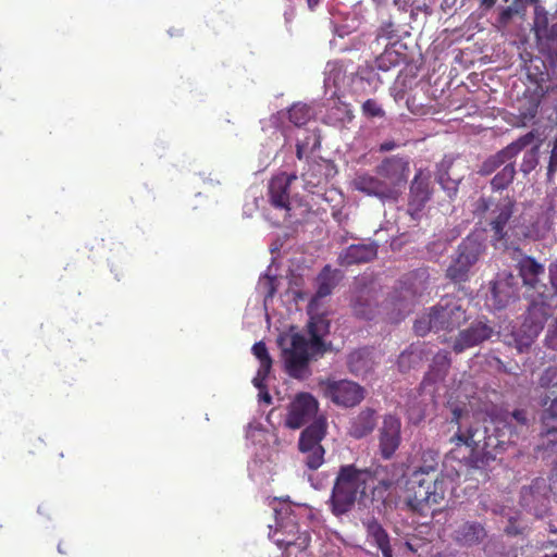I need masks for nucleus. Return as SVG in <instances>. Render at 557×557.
Returning a JSON list of instances; mask_svg holds the SVG:
<instances>
[{
    "instance_id": "1",
    "label": "nucleus",
    "mask_w": 557,
    "mask_h": 557,
    "mask_svg": "<svg viewBox=\"0 0 557 557\" xmlns=\"http://www.w3.org/2000/svg\"><path fill=\"white\" fill-rule=\"evenodd\" d=\"M469 419L470 412L466 406H451L448 431L456 430L448 440L453 445L449 456L473 469L485 467L515 445L529 431L531 423L529 412L523 408L512 411L495 409L483 428L469 423Z\"/></svg>"
},
{
    "instance_id": "62",
    "label": "nucleus",
    "mask_w": 557,
    "mask_h": 557,
    "mask_svg": "<svg viewBox=\"0 0 557 557\" xmlns=\"http://www.w3.org/2000/svg\"><path fill=\"white\" fill-rule=\"evenodd\" d=\"M542 557H557V553L556 554H545Z\"/></svg>"
},
{
    "instance_id": "31",
    "label": "nucleus",
    "mask_w": 557,
    "mask_h": 557,
    "mask_svg": "<svg viewBox=\"0 0 557 557\" xmlns=\"http://www.w3.org/2000/svg\"><path fill=\"white\" fill-rule=\"evenodd\" d=\"M341 278L342 274L338 270H332L329 264L325 265L317 277L318 288L312 298L315 299V304H318L321 298L331 295Z\"/></svg>"
},
{
    "instance_id": "52",
    "label": "nucleus",
    "mask_w": 557,
    "mask_h": 557,
    "mask_svg": "<svg viewBox=\"0 0 557 557\" xmlns=\"http://www.w3.org/2000/svg\"><path fill=\"white\" fill-rule=\"evenodd\" d=\"M393 304L398 308L399 314L403 317L410 311V304L405 299H399V301H395L393 297Z\"/></svg>"
},
{
    "instance_id": "47",
    "label": "nucleus",
    "mask_w": 557,
    "mask_h": 557,
    "mask_svg": "<svg viewBox=\"0 0 557 557\" xmlns=\"http://www.w3.org/2000/svg\"><path fill=\"white\" fill-rule=\"evenodd\" d=\"M557 173V137L554 139L547 165V180L553 181Z\"/></svg>"
},
{
    "instance_id": "46",
    "label": "nucleus",
    "mask_w": 557,
    "mask_h": 557,
    "mask_svg": "<svg viewBox=\"0 0 557 557\" xmlns=\"http://www.w3.org/2000/svg\"><path fill=\"white\" fill-rule=\"evenodd\" d=\"M524 529L525 525L521 522L519 515H516L508 518V522L504 528V531L507 535L516 536L522 534Z\"/></svg>"
},
{
    "instance_id": "35",
    "label": "nucleus",
    "mask_w": 557,
    "mask_h": 557,
    "mask_svg": "<svg viewBox=\"0 0 557 557\" xmlns=\"http://www.w3.org/2000/svg\"><path fill=\"white\" fill-rule=\"evenodd\" d=\"M252 354L260 362L259 376L261 380H267L272 368V358L269 355L265 344L263 342H257L252 346Z\"/></svg>"
},
{
    "instance_id": "19",
    "label": "nucleus",
    "mask_w": 557,
    "mask_h": 557,
    "mask_svg": "<svg viewBox=\"0 0 557 557\" xmlns=\"http://www.w3.org/2000/svg\"><path fill=\"white\" fill-rule=\"evenodd\" d=\"M519 280L512 274L498 276L491 287L487 301L495 310H502L519 298Z\"/></svg>"
},
{
    "instance_id": "16",
    "label": "nucleus",
    "mask_w": 557,
    "mask_h": 557,
    "mask_svg": "<svg viewBox=\"0 0 557 557\" xmlns=\"http://www.w3.org/2000/svg\"><path fill=\"white\" fill-rule=\"evenodd\" d=\"M319 401L310 393H298L288 407L286 425L290 429H299L313 418H318Z\"/></svg>"
},
{
    "instance_id": "23",
    "label": "nucleus",
    "mask_w": 557,
    "mask_h": 557,
    "mask_svg": "<svg viewBox=\"0 0 557 557\" xmlns=\"http://www.w3.org/2000/svg\"><path fill=\"white\" fill-rule=\"evenodd\" d=\"M295 175L281 173L274 176L269 184V201L276 209L290 210V184Z\"/></svg>"
},
{
    "instance_id": "34",
    "label": "nucleus",
    "mask_w": 557,
    "mask_h": 557,
    "mask_svg": "<svg viewBox=\"0 0 557 557\" xmlns=\"http://www.w3.org/2000/svg\"><path fill=\"white\" fill-rule=\"evenodd\" d=\"M516 166L515 162L507 163L491 180V188L493 191L506 189L515 180Z\"/></svg>"
},
{
    "instance_id": "15",
    "label": "nucleus",
    "mask_w": 557,
    "mask_h": 557,
    "mask_svg": "<svg viewBox=\"0 0 557 557\" xmlns=\"http://www.w3.org/2000/svg\"><path fill=\"white\" fill-rule=\"evenodd\" d=\"M535 139V133L533 131L519 137L517 140L510 143L508 146L488 157L480 166L479 174L487 176L494 173L500 166H505L507 163L515 162V158L524 148L530 146Z\"/></svg>"
},
{
    "instance_id": "59",
    "label": "nucleus",
    "mask_w": 557,
    "mask_h": 557,
    "mask_svg": "<svg viewBox=\"0 0 557 557\" xmlns=\"http://www.w3.org/2000/svg\"><path fill=\"white\" fill-rule=\"evenodd\" d=\"M58 550H59V553H61V554H65V553H66V550L64 549L63 543H59V545H58Z\"/></svg>"
},
{
    "instance_id": "42",
    "label": "nucleus",
    "mask_w": 557,
    "mask_h": 557,
    "mask_svg": "<svg viewBox=\"0 0 557 557\" xmlns=\"http://www.w3.org/2000/svg\"><path fill=\"white\" fill-rule=\"evenodd\" d=\"M533 27L535 30V35L539 38H543L544 35H547L549 28L548 14L544 9L535 8Z\"/></svg>"
},
{
    "instance_id": "18",
    "label": "nucleus",
    "mask_w": 557,
    "mask_h": 557,
    "mask_svg": "<svg viewBox=\"0 0 557 557\" xmlns=\"http://www.w3.org/2000/svg\"><path fill=\"white\" fill-rule=\"evenodd\" d=\"M401 443V421L394 414H385L379 429V451L383 459H391Z\"/></svg>"
},
{
    "instance_id": "33",
    "label": "nucleus",
    "mask_w": 557,
    "mask_h": 557,
    "mask_svg": "<svg viewBox=\"0 0 557 557\" xmlns=\"http://www.w3.org/2000/svg\"><path fill=\"white\" fill-rule=\"evenodd\" d=\"M317 306L318 304H315V299H311L308 305V314L310 315L308 331L309 333L324 336L330 331V321L324 314H319L317 312Z\"/></svg>"
},
{
    "instance_id": "54",
    "label": "nucleus",
    "mask_w": 557,
    "mask_h": 557,
    "mask_svg": "<svg viewBox=\"0 0 557 557\" xmlns=\"http://www.w3.org/2000/svg\"><path fill=\"white\" fill-rule=\"evenodd\" d=\"M397 147V144L393 140H386L380 145L381 152L392 151Z\"/></svg>"
},
{
    "instance_id": "6",
    "label": "nucleus",
    "mask_w": 557,
    "mask_h": 557,
    "mask_svg": "<svg viewBox=\"0 0 557 557\" xmlns=\"http://www.w3.org/2000/svg\"><path fill=\"white\" fill-rule=\"evenodd\" d=\"M326 430V418L319 416L300 433L298 448L304 455L305 465L310 470H317L324 463L325 449L321 441L325 437Z\"/></svg>"
},
{
    "instance_id": "29",
    "label": "nucleus",
    "mask_w": 557,
    "mask_h": 557,
    "mask_svg": "<svg viewBox=\"0 0 557 557\" xmlns=\"http://www.w3.org/2000/svg\"><path fill=\"white\" fill-rule=\"evenodd\" d=\"M486 537L484 527L476 521H466L455 531L454 540L462 546L480 544Z\"/></svg>"
},
{
    "instance_id": "50",
    "label": "nucleus",
    "mask_w": 557,
    "mask_h": 557,
    "mask_svg": "<svg viewBox=\"0 0 557 557\" xmlns=\"http://www.w3.org/2000/svg\"><path fill=\"white\" fill-rule=\"evenodd\" d=\"M261 285L265 290V299L272 298L276 293L275 278L268 276Z\"/></svg>"
},
{
    "instance_id": "26",
    "label": "nucleus",
    "mask_w": 557,
    "mask_h": 557,
    "mask_svg": "<svg viewBox=\"0 0 557 557\" xmlns=\"http://www.w3.org/2000/svg\"><path fill=\"white\" fill-rule=\"evenodd\" d=\"M362 525L366 529L368 542L380 549L383 557H393L388 533L377 519L374 517L362 519Z\"/></svg>"
},
{
    "instance_id": "44",
    "label": "nucleus",
    "mask_w": 557,
    "mask_h": 557,
    "mask_svg": "<svg viewBox=\"0 0 557 557\" xmlns=\"http://www.w3.org/2000/svg\"><path fill=\"white\" fill-rule=\"evenodd\" d=\"M362 114L367 117H383L385 112L382 106L375 99H368L362 103L361 107Z\"/></svg>"
},
{
    "instance_id": "27",
    "label": "nucleus",
    "mask_w": 557,
    "mask_h": 557,
    "mask_svg": "<svg viewBox=\"0 0 557 557\" xmlns=\"http://www.w3.org/2000/svg\"><path fill=\"white\" fill-rule=\"evenodd\" d=\"M518 269L523 284L532 288L540 297V286H543L540 277L545 273L544 265L533 257L527 256L519 261Z\"/></svg>"
},
{
    "instance_id": "2",
    "label": "nucleus",
    "mask_w": 557,
    "mask_h": 557,
    "mask_svg": "<svg viewBox=\"0 0 557 557\" xmlns=\"http://www.w3.org/2000/svg\"><path fill=\"white\" fill-rule=\"evenodd\" d=\"M381 467L360 469L356 465L338 468L329 500V509L335 517H342L355 507L356 502H384L393 481L381 476Z\"/></svg>"
},
{
    "instance_id": "45",
    "label": "nucleus",
    "mask_w": 557,
    "mask_h": 557,
    "mask_svg": "<svg viewBox=\"0 0 557 557\" xmlns=\"http://www.w3.org/2000/svg\"><path fill=\"white\" fill-rule=\"evenodd\" d=\"M397 29L395 27V24L391 21L383 23L377 32H376V38L375 41L379 44L381 39L391 40L394 38H397Z\"/></svg>"
},
{
    "instance_id": "41",
    "label": "nucleus",
    "mask_w": 557,
    "mask_h": 557,
    "mask_svg": "<svg viewBox=\"0 0 557 557\" xmlns=\"http://www.w3.org/2000/svg\"><path fill=\"white\" fill-rule=\"evenodd\" d=\"M434 321V314L432 312V309H430V312L428 314H424L416 320L413 324L414 333L418 336H425L430 331H438Z\"/></svg>"
},
{
    "instance_id": "53",
    "label": "nucleus",
    "mask_w": 557,
    "mask_h": 557,
    "mask_svg": "<svg viewBox=\"0 0 557 557\" xmlns=\"http://www.w3.org/2000/svg\"><path fill=\"white\" fill-rule=\"evenodd\" d=\"M543 38L557 42V22L549 26L547 35Z\"/></svg>"
},
{
    "instance_id": "21",
    "label": "nucleus",
    "mask_w": 557,
    "mask_h": 557,
    "mask_svg": "<svg viewBox=\"0 0 557 557\" xmlns=\"http://www.w3.org/2000/svg\"><path fill=\"white\" fill-rule=\"evenodd\" d=\"M351 186L355 190L375 197L383 202L394 201L393 189L388 188L376 173L372 175L366 171H358L351 181Z\"/></svg>"
},
{
    "instance_id": "49",
    "label": "nucleus",
    "mask_w": 557,
    "mask_h": 557,
    "mask_svg": "<svg viewBox=\"0 0 557 557\" xmlns=\"http://www.w3.org/2000/svg\"><path fill=\"white\" fill-rule=\"evenodd\" d=\"M310 334V342L309 343V347L315 352H324L325 348H324V343L322 341V335H319V334H314V333H309Z\"/></svg>"
},
{
    "instance_id": "30",
    "label": "nucleus",
    "mask_w": 557,
    "mask_h": 557,
    "mask_svg": "<svg viewBox=\"0 0 557 557\" xmlns=\"http://www.w3.org/2000/svg\"><path fill=\"white\" fill-rule=\"evenodd\" d=\"M376 425V412L372 408L362 409L350 422L349 434L354 438L369 435Z\"/></svg>"
},
{
    "instance_id": "60",
    "label": "nucleus",
    "mask_w": 557,
    "mask_h": 557,
    "mask_svg": "<svg viewBox=\"0 0 557 557\" xmlns=\"http://www.w3.org/2000/svg\"><path fill=\"white\" fill-rule=\"evenodd\" d=\"M263 398L267 403L271 401V396L268 393L264 394Z\"/></svg>"
},
{
    "instance_id": "24",
    "label": "nucleus",
    "mask_w": 557,
    "mask_h": 557,
    "mask_svg": "<svg viewBox=\"0 0 557 557\" xmlns=\"http://www.w3.org/2000/svg\"><path fill=\"white\" fill-rule=\"evenodd\" d=\"M541 405L544 407L541 414V434L548 437L546 448L557 444V395L552 398L545 395Z\"/></svg>"
},
{
    "instance_id": "4",
    "label": "nucleus",
    "mask_w": 557,
    "mask_h": 557,
    "mask_svg": "<svg viewBox=\"0 0 557 557\" xmlns=\"http://www.w3.org/2000/svg\"><path fill=\"white\" fill-rule=\"evenodd\" d=\"M516 209L513 197L505 196L498 201L481 197L476 202V210L484 213L490 211L488 225L495 243H506L508 239L509 222Z\"/></svg>"
},
{
    "instance_id": "11",
    "label": "nucleus",
    "mask_w": 557,
    "mask_h": 557,
    "mask_svg": "<svg viewBox=\"0 0 557 557\" xmlns=\"http://www.w3.org/2000/svg\"><path fill=\"white\" fill-rule=\"evenodd\" d=\"M432 312L438 331H453L467 322L468 317L462 300L455 296H445L433 306Z\"/></svg>"
},
{
    "instance_id": "58",
    "label": "nucleus",
    "mask_w": 557,
    "mask_h": 557,
    "mask_svg": "<svg viewBox=\"0 0 557 557\" xmlns=\"http://www.w3.org/2000/svg\"><path fill=\"white\" fill-rule=\"evenodd\" d=\"M319 2L320 0H307L310 10H313L319 4Z\"/></svg>"
},
{
    "instance_id": "51",
    "label": "nucleus",
    "mask_w": 557,
    "mask_h": 557,
    "mask_svg": "<svg viewBox=\"0 0 557 557\" xmlns=\"http://www.w3.org/2000/svg\"><path fill=\"white\" fill-rule=\"evenodd\" d=\"M549 490L557 494V459L554 462L550 476H549Z\"/></svg>"
},
{
    "instance_id": "7",
    "label": "nucleus",
    "mask_w": 557,
    "mask_h": 557,
    "mask_svg": "<svg viewBox=\"0 0 557 557\" xmlns=\"http://www.w3.org/2000/svg\"><path fill=\"white\" fill-rule=\"evenodd\" d=\"M482 252L483 246L478 239L466 237L458 245L455 256L446 269V277L453 283L467 282L471 268L478 262Z\"/></svg>"
},
{
    "instance_id": "25",
    "label": "nucleus",
    "mask_w": 557,
    "mask_h": 557,
    "mask_svg": "<svg viewBox=\"0 0 557 557\" xmlns=\"http://www.w3.org/2000/svg\"><path fill=\"white\" fill-rule=\"evenodd\" d=\"M375 294L376 292L367 285L356 289L351 300V308L355 315L364 320H372L374 318L377 307Z\"/></svg>"
},
{
    "instance_id": "14",
    "label": "nucleus",
    "mask_w": 557,
    "mask_h": 557,
    "mask_svg": "<svg viewBox=\"0 0 557 557\" xmlns=\"http://www.w3.org/2000/svg\"><path fill=\"white\" fill-rule=\"evenodd\" d=\"M535 139V133L533 131L519 137L517 140L510 143L508 146L488 157L480 166L479 174L487 176L494 173L500 166H505L507 163L515 162V158L524 148L530 146Z\"/></svg>"
},
{
    "instance_id": "10",
    "label": "nucleus",
    "mask_w": 557,
    "mask_h": 557,
    "mask_svg": "<svg viewBox=\"0 0 557 557\" xmlns=\"http://www.w3.org/2000/svg\"><path fill=\"white\" fill-rule=\"evenodd\" d=\"M410 172L408 158L392 156L382 160L376 165L375 173L382 178L388 188L393 189L394 201H397L407 183Z\"/></svg>"
},
{
    "instance_id": "32",
    "label": "nucleus",
    "mask_w": 557,
    "mask_h": 557,
    "mask_svg": "<svg viewBox=\"0 0 557 557\" xmlns=\"http://www.w3.org/2000/svg\"><path fill=\"white\" fill-rule=\"evenodd\" d=\"M425 349L420 345H410L397 359V366L400 372L406 373L416 369L423 362Z\"/></svg>"
},
{
    "instance_id": "55",
    "label": "nucleus",
    "mask_w": 557,
    "mask_h": 557,
    "mask_svg": "<svg viewBox=\"0 0 557 557\" xmlns=\"http://www.w3.org/2000/svg\"><path fill=\"white\" fill-rule=\"evenodd\" d=\"M497 0H480V8L483 10H490L496 4Z\"/></svg>"
},
{
    "instance_id": "28",
    "label": "nucleus",
    "mask_w": 557,
    "mask_h": 557,
    "mask_svg": "<svg viewBox=\"0 0 557 557\" xmlns=\"http://www.w3.org/2000/svg\"><path fill=\"white\" fill-rule=\"evenodd\" d=\"M451 359L449 351L440 350L436 352L432 359V363L430 364V370L425 373L421 387L426 388V386L431 384H435L440 381H443L450 368Z\"/></svg>"
},
{
    "instance_id": "37",
    "label": "nucleus",
    "mask_w": 557,
    "mask_h": 557,
    "mask_svg": "<svg viewBox=\"0 0 557 557\" xmlns=\"http://www.w3.org/2000/svg\"><path fill=\"white\" fill-rule=\"evenodd\" d=\"M403 59V54L397 52L392 47L386 45L385 50L376 57L375 66L381 71H389L392 67L397 66Z\"/></svg>"
},
{
    "instance_id": "9",
    "label": "nucleus",
    "mask_w": 557,
    "mask_h": 557,
    "mask_svg": "<svg viewBox=\"0 0 557 557\" xmlns=\"http://www.w3.org/2000/svg\"><path fill=\"white\" fill-rule=\"evenodd\" d=\"M270 539L287 553L295 548L298 552L306 550L311 542V535L308 531H299L296 516L293 512H286L277 523Z\"/></svg>"
},
{
    "instance_id": "22",
    "label": "nucleus",
    "mask_w": 557,
    "mask_h": 557,
    "mask_svg": "<svg viewBox=\"0 0 557 557\" xmlns=\"http://www.w3.org/2000/svg\"><path fill=\"white\" fill-rule=\"evenodd\" d=\"M377 249L379 245L376 243L350 245L339 252L337 263L341 267L348 268L370 262L376 258Z\"/></svg>"
},
{
    "instance_id": "56",
    "label": "nucleus",
    "mask_w": 557,
    "mask_h": 557,
    "mask_svg": "<svg viewBox=\"0 0 557 557\" xmlns=\"http://www.w3.org/2000/svg\"><path fill=\"white\" fill-rule=\"evenodd\" d=\"M305 148H306V145H305V144L297 143V145H296V157H297L299 160H301V159H302V157H304Z\"/></svg>"
},
{
    "instance_id": "38",
    "label": "nucleus",
    "mask_w": 557,
    "mask_h": 557,
    "mask_svg": "<svg viewBox=\"0 0 557 557\" xmlns=\"http://www.w3.org/2000/svg\"><path fill=\"white\" fill-rule=\"evenodd\" d=\"M368 355L366 349H358L350 352L347 360L349 371L357 375L366 372L370 368Z\"/></svg>"
},
{
    "instance_id": "12",
    "label": "nucleus",
    "mask_w": 557,
    "mask_h": 557,
    "mask_svg": "<svg viewBox=\"0 0 557 557\" xmlns=\"http://www.w3.org/2000/svg\"><path fill=\"white\" fill-rule=\"evenodd\" d=\"M433 195L432 175L430 171L417 170L409 187V200L407 211L413 220L421 216L426 203Z\"/></svg>"
},
{
    "instance_id": "63",
    "label": "nucleus",
    "mask_w": 557,
    "mask_h": 557,
    "mask_svg": "<svg viewBox=\"0 0 557 557\" xmlns=\"http://www.w3.org/2000/svg\"><path fill=\"white\" fill-rule=\"evenodd\" d=\"M536 111H537V106H535V108L533 109V112L530 113V115L533 117L536 114Z\"/></svg>"
},
{
    "instance_id": "13",
    "label": "nucleus",
    "mask_w": 557,
    "mask_h": 557,
    "mask_svg": "<svg viewBox=\"0 0 557 557\" xmlns=\"http://www.w3.org/2000/svg\"><path fill=\"white\" fill-rule=\"evenodd\" d=\"M549 484L543 478H535L530 485L522 486L520 491V505L536 518H542L548 510Z\"/></svg>"
},
{
    "instance_id": "48",
    "label": "nucleus",
    "mask_w": 557,
    "mask_h": 557,
    "mask_svg": "<svg viewBox=\"0 0 557 557\" xmlns=\"http://www.w3.org/2000/svg\"><path fill=\"white\" fill-rule=\"evenodd\" d=\"M437 182L443 189L448 191L449 196H451V194H456L458 183L457 181L450 180L447 172L440 173L437 175Z\"/></svg>"
},
{
    "instance_id": "17",
    "label": "nucleus",
    "mask_w": 557,
    "mask_h": 557,
    "mask_svg": "<svg viewBox=\"0 0 557 557\" xmlns=\"http://www.w3.org/2000/svg\"><path fill=\"white\" fill-rule=\"evenodd\" d=\"M290 344V348L284 350L286 371L292 377L302 379L309 362V343L304 335L294 334Z\"/></svg>"
},
{
    "instance_id": "43",
    "label": "nucleus",
    "mask_w": 557,
    "mask_h": 557,
    "mask_svg": "<svg viewBox=\"0 0 557 557\" xmlns=\"http://www.w3.org/2000/svg\"><path fill=\"white\" fill-rule=\"evenodd\" d=\"M539 145L533 146L530 150H528L524 153L520 165L521 172H523L524 174H529L536 168V165L539 164Z\"/></svg>"
},
{
    "instance_id": "20",
    "label": "nucleus",
    "mask_w": 557,
    "mask_h": 557,
    "mask_svg": "<svg viewBox=\"0 0 557 557\" xmlns=\"http://www.w3.org/2000/svg\"><path fill=\"white\" fill-rule=\"evenodd\" d=\"M494 334V327L488 321L478 320L472 322L469 327L459 332L453 344V350L460 354L468 348H472L490 339Z\"/></svg>"
},
{
    "instance_id": "3",
    "label": "nucleus",
    "mask_w": 557,
    "mask_h": 557,
    "mask_svg": "<svg viewBox=\"0 0 557 557\" xmlns=\"http://www.w3.org/2000/svg\"><path fill=\"white\" fill-rule=\"evenodd\" d=\"M440 454L434 449L423 450L421 465L409 479L408 506L420 515H428L433 505H440L445 497V482L438 471Z\"/></svg>"
},
{
    "instance_id": "39",
    "label": "nucleus",
    "mask_w": 557,
    "mask_h": 557,
    "mask_svg": "<svg viewBox=\"0 0 557 557\" xmlns=\"http://www.w3.org/2000/svg\"><path fill=\"white\" fill-rule=\"evenodd\" d=\"M525 7L523 3H521V0H512L510 5L507 7H500L498 16L496 18V22L499 27L505 28L512 18L522 13L524 11Z\"/></svg>"
},
{
    "instance_id": "61",
    "label": "nucleus",
    "mask_w": 557,
    "mask_h": 557,
    "mask_svg": "<svg viewBox=\"0 0 557 557\" xmlns=\"http://www.w3.org/2000/svg\"><path fill=\"white\" fill-rule=\"evenodd\" d=\"M527 3L533 4L536 3L537 0H524ZM521 3H523V0H521Z\"/></svg>"
},
{
    "instance_id": "57",
    "label": "nucleus",
    "mask_w": 557,
    "mask_h": 557,
    "mask_svg": "<svg viewBox=\"0 0 557 557\" xmlns=\"http://www.w3.org/2000/svg\"><path fill=\"white\" fill-rule=\"evenodd\" d=\"M264 381L265 380H261V377L259 376V371L257 372V376L253 379V384L257 388L259 389H262L265 387L264 385Z\"/></svg>"
},
{
    "instance_id": "8",
    "label": "nucleus",
    "mask_w": 557,
    "mask_h": 557,
    "mask_svg": "<svg viewBox=\"0 0 557 557\" xmlns=\"http://www.w3.org/2000/svg\"><path fill=\"white\" fill-rule=\"evenodd\" d=\"M555 307H557V302L540 297L531 302L522 325L527 330V335L520 338L515 337L516 348L519 352H523L532 345L548 318L553 315Z\"/></svg>"
},
{
    "instance_id": "36",
    "label": "nucleus",
    "mask_w": 557,
    "mask_h": 557,
    "mask_svg": "<svg viewBox=\"0 0 557 557\" xmlns=\"http://www.w3.org/2000/svg\"><path fill=\"white\" fill-rule=\"evenodd\" d=\"M313 115L311 107L305 103L293 104L288 110V119L297 127L306 125Z\"/></svg>"
},
{
    "instance_id": "5",
    "label": "nucleus",
    "mask_w": 557,
    "mask_h": 557,
    "mask_svg": "<svg viewBox=\"0 0 557 557\" xmlns=\"http://www.w3.org/2000/svg\"><path fill=\"white\" fill-rule=\"evenodd\" d=\"M318 388L325 399L345 409L357 407L367 395V391L363 386L347 379H320L318 381Z\"/></svg>"
},
{
    "instance_id": "40",
    "label": "nucleus",
    "mask_w": 557,
    "mask_h": 557,
    "mask_svg": "<svg viewBox=\"0 0 557 557\" xmlns=\"http://www.w3.org/2000/svg\"><path fill=\"white\" fill-rule=\"evenodd\" d=\"M550 285L540 286V298L557 300V262H553L548 268Z\"/></svg>"
}]
</instances>
